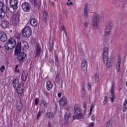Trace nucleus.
<instances>
[{
  "instance_id": "nucleus-31",
  "label": "nucleus",
  "mask_w": 127,
  "mask_h": 127,
  "mask_svg": "<svg viewBox=\"0 0 127 127\" xmlns=\"http://www.w3.org/2000/svg\"><path fill=\"white\" fill-rule=\"evenodd\" d=\"M5 16V12H4V10L1 11V10H0V19H2V18H4Z\"/></svg>"
},
{
  "instance_id": "nucleus-55",
  "label": "nucleus",
  "mask_w": 127,
  "mask_h": 127,
  "mask_svg": "<svg viewBox=\"0 0 127 127\" xmlns=\"http://www.w3.org/2000/svg\"><path fill=\"white\" fill-rule=\"evenodd\" d=\"M44 95H45V96H46V97L49 96V94L47 92H45Z\"/></svg>"
},
{
  "instance_id": "nucleus-29",
  "label": "nucleus",
  "mask_w": 127,
  "mask_h": 127,
  "mask_svg": "<svg viewBox=\"0 0 127 127\" xmlns=\"http://www.w3.org/2000/svg\"><path fill=\"white\" fill-rule=\"evenodd\" d=\"M84 15L86 18L88 17V5H86L85 6Z\"/></svg>"
},
{
  "instance_id": "nucleus-50",
  "label": "nucleus",
  "mask_w": 127,
  "mask_h": 127,
  "mask_svg": "<svg viewBox=\"0 0 127 127\" xmlns=\"http://www.w3.org/2000/svg\"><path fill=\"white\" fill-rule=\"evenodd\" d=\"M67 5H73V2H67Z\"/></svg>"
},
{
  "instance_id": "nucleus-27",
  "label": "nucleus",
  "mask_w": 127,
  "mask_h": 127,
  "mask_svg": "<svg viewBox=\"0 0 127 127\" xmlns=\"http://www.w3.org/2000/svg\"><path fill=\"white\" fill-rule=\"evenodd\" d=\"M53 87V84H52V82H51L50 81H47V89L48 90V91H50L51 89H52Z\"/></svg>"
},
{
  "instance_id": "nucleus-63",
  "label": "nucleus",
  "mask_w": 127,
  "mask_h": 127,
  "mask_svg": "<svg viewBox=\"0 0 127 127\" xmlns=\"http://www.w3.org/2000/svg\"><path fill=\"white\" fill-rule=\"evenodd\" d=\"M97 27H98V25H97V24H96V28H97Z\"/></svg>"
},
{
  "instance_id": "nucleus-14",
  "label": "nucleus",
  "mask_w": 127,
  "mask_h": 127,
  "mask_svg": "<svg viewBox=\"0 0 127 127\" xmlns=\"http://www.w3.org/2000/svg\"><path fill=\"white\" fill-rule=\"evenodd\" d=\"M18 2V0H10L9 1V4L11 6H13L14 8H17V3Z\"/></svg>"
},
{
  "instance_id": "nucleus-23",
  "label": "nucleus",
  "mask_w": 127,
  "mask_h": 127,
  "mask_svg": "<svg viewBox=\"0 0 127 127\" xmlns=\"http://www.w3.org/2000/svg\"><path fill=\"white\" fill-rule=\"evenodd\" d=\"M76 114H82V110L80 107H74V115Z\"/></svg>"
},
{
  "instance_id": "nucleus-24",
  "label": "nucleus",
  "mask_w": 127,
  "mask_h": 127,
  "mask_svg": "<svg viewBox=\"0 0 127 127\" xmlns=\"http://www.w3.org/2000/svg\"><path fill=\"white\" fill-rule=\"evenodd\" d=\"M17 93L18 95H21L23 93V91H24V89H23L21 86H19L17 87L16 89Z\"/></svg>"
},
{
  "instance_id": "nucleus-62",
  "label": "nucleus",
  "mask_w": 127,
  "mask_h": 127,
  "mask_svg": "<svg viewBox=\"0 0 127 127\" xmlns=\"http://www.w3.org/2000/svg\"><path fill=\"white\" fill-rule=\"evenodd\" d=\"M83 90L85 91V87H83Z\"/></svg>"
},
{
  "instance_id": "nucleus-2",
  "label": "nucleus",
  "mask_w": 127,
  "mask_h": 127,
  "mask_svg": "<svg viewBox=\"0 0 127 127\" xmlns=\"http://www.w3.org/2000/svg\"><path fill=\"white\" fill-rule=\"evenodd\" d=\"M15 45H16L15 39L10 38L8 40V42L5 44L4 47L6 50H11V49H13V48L15 47Z\"/></svg>"
},
{
  "instance_id": "nucleus-21",
  "label": "nucleus",
  "mask_w": 127,
  "mask_h": 127,
  "mask_svg": "<svg viewBox=\"0 0 127 127\" xmlns=\"http://www.w3.org/2000/svg\"><path fill=\"white\" fill-rule=\"evenodd\" d=\"M19 86H20V85H19V80H18V79H14L13 81V87L14 88H15L16 87L17 88H18V87Z\"/></svg>"
},
{
  "instance_id": "nucleus-10",
  "label": "nucleus",
  "mask_w": 127,
  "mask_h": 127,
  "mask_svg": "<svg viewBox=\"0 0 127 127\" xmlns=\"http://www.w3.org/2000/svg\"><path fill=\"white\" fill-rule=\"evenodd\" d=\"M115 84H112L111 88V95L112 97H111V102L113 103L116 100V95H115Z\"/></svg>"
},
{
  "instance_id": "nucleus-6",
  "label": "nucleus",
  "mask_w": 127,
  "mask_h": 127,
  "mask_svg": "<svg viewBox=\"0 0 127 127\" xmlns=\"http://www.w3.org/2000/svg\"><path fill=\"white\" fill-rule=\"evenodd\" d=\"M112 26L111 24L107 25L105 29L104 35L105 36H109L111 35V30H112Z\"/></svg>"
},
{
  "instance_id": "nucleus-47",
  "label": "nucleus",
  "mask_w": 127,
  "mask_h": 127,
  "mask_svg": "<svg viewBox=\"0 0 127 127\" xmlns=\"http://www.w3.org/2000/svg\"><path fill=\"white\" fill-rule=\"evenodd\" d=\"M42 103L44 105V107H45L46 108H47V103H46V101H43Z\"/></svg>"
},
{
  "instance_id": "nucleus-37",
  "label": "nucleus",
  "mask_w": 127,
  "mask_h": 127,
  "mask_svg": "<svg viewBox=\"0 0 127 127\" xmlns=\"http://www.w3.org/2000/svg\"><path fill=\"white\" fill-rule=\"evenodd\" d=\"M94 108L95 107L94 106V105L92 104L90 108V113H89L90 116L92 115V112H93V110H94Z\"/></svg>"
},
{
  "instance_id": "nucleus-45",
  "label": "nucleus",
  "mask_w": 127,
  "mask_h": 127,
  "mask_svg": "<svg viewBox=\"0 0 127 127\" xmlns=\"http://www.w3.org/2000/svg\"><path fill=\"white\" fill-rule=\"evenodd\" d=\"M83 25L85 28H87L88 27V25H89V23L88 22H85L84 24Z\"/></svg>"
},
{
  "instance_id": "nucleus-36",
  "label": "nucleus",
  "mask_w": 127,
  "mask_h": 127,
  "mask_svg": "<svg viewBox=\"0 0 127 127\" xmlns=\"http://www.w3.org/2000/svg\"><path fill=\"white\" fill-rule=\"evenodd\" d=\"M31 2L34 5V6H36L37 5V3H36V0H30Z\"/></svg>"
},
{
  "instance_id": "nucleus-5",
  "label": "nucleus",
  "mask_w": 127,
  "mask_h": 127,
  "mask_svg": "<svg viewBox=\"0 0 127 127\" xmlns=\"http://www.w3.org/2000/svg\"><path fill=\"white\" fill-rule=\"evenodd\" d=\"M22 8L25 12L30 11V4L27 2H24L22 4Z\"/></svg>"
},
{
  "instance_id": "nucleus-49",
  "label": "nucleus",
  "mask_w": 127,
  "mask_h": 127,
  "mask_svg": "<svg viewBox=\"0 0 127 127\" xmlns=\"http://www.w3.org/2000/svg\"><path fill=\"white\" fill-rule=\"evenodd\" d=\"M55 61L56 62H57V63H58L59 60H58V56L57 55H56L55 56Z\"/></svg>"
},
{
  "instance_id": "nucleus-8",
  "label": "nucleus",
  "mask_w": 127,
  "mask_h": 127,
  "mask_svg": "<svg viewBox=\"0 0 127 127\" xmlns=\"http://www.w3.org/2000/svg\"><path fill=\"white\" fill-rule=\"evenodd\" d=\"M7 40V36L4 32L0 31V41L1 42H5Z\"/></svg>"
},
{
  "instance_id": "nucleus-48",
  "label": "nucleus",
  "mask_w": 127,
  "mask_h": 127,
  "mask_svg": "<svg viewBox=\"0 0 127 127\" xmlns=\"http://www.w3.org/2000/svg\"><path fill=\"white\" fill-rule=\"evenodd\" d=\"M95 127V123H91L89 125V127Z\"/></svg>"
},
{
  "instance_id": "nucleus-52",
  "label": "nucleus",
  "mask_w": 127,
  "mask_h": 127,
  "mask_svg": "<svg viewBox=\"0 0 127 127\" xmlns=\"http://www.w3.org/2000/svg\"><path fill=\"white\" fill-rule=\"evenodd\" d=\"M95 115L92 116L91 117V120L93 121V122L95 121Z\"/></svg>"
},
{
  "instance_id": "nucleus-17",
  "label": "nucleus",
  "mask_w": 127,
  "mask_h": 127,
  "mask_svg": "<svg viewBox=\"0 0 127 127\" xmlns=\"http://www.w3.org/2000/svg\"><path fill=\"white\" fill-rule=\"evenodd\" d=\"M27 76H28V73H27V71L24 70L23 71L22 76H21V79L22 81H26L27 79Z\"/></svg>"
},
{
  "instance_id": "nucleus-54",
  "label": "nucleus",
  "mask_w": 127,
  "mask_h": 127,
  "mask_svg": "<svg viewBox=\"0 0 127 127\" xmlns=\"http://www.w3.org/2000/svg\"><path fill=\"white\" fill-rule=\"evenodd\" d=\"M62 95V93H58V96L59 97V98H61V95Z\"/></svg>"
},
{
  "instance_id": "nucleus-61",
  "label": "nucleus",
  "mask_w": 127,
  "mask_h": 127,
  "mask_svg": "<svg viewBox=\"0 0 127 127\" xmlns=\"http://www.w3.org/2000/svg\"><path fill=\"white\" fill-rule=\"evenodd\" d=\"M52 62H53V63H54V61H53V59H52Z\"/></svg>"
},
{
  "instance_id": "nucleus-40",
  "label": "nucleus",
  "mask_w": 127,
  "mask_h": 127,
  "mask_svg": "<svg viewBox=\"0 0 127 127\" xmlns=\"http://www.w3.org/2000/svg\"><path fill=\"white\" fill-rule=\"evenodd\" d=\"M106 127H113V124L112 123V122L109 121L108 124Z\"/></svg>"
},
{
  "instance_id": "nucleus-57",
  "label": "nucleus",
  "mask_w": 127,
  "mask_h": 127,
  "mask_svg": "<svg viewBox=\"0 0 127 127\" xmlns=\"http://www.w3.org/2000/svg\"><path fill=\"white\" fill-rule=\"evenodd\" d=\"M96 80H98V79H99V74H96Z\"/></svg>"
},
{
  "instance_id": "nucleus-13",
  "label": "nucleus",
  "mask_w": 127,
  "mask_h": 127,
  "mask_svg": "<svg viewBox=\"0 0 127 127\" xmlns=\"http://www.w3.org/2000/svg\"><path fill=\"white\" fill-rule=\"evenodd\" d=\"M88 66V63L86 60H83L81 63V68L84 71H87V66Z\"/></svg>"
},
{
  "instance_id": "nucleus-15",
  "label": "nucleus",
  "mask_w": 127,
  "mask_h": 127,
  "mask_svg": "<svg viewBox=\"0 0 127 127\" xmlns=\"http://www.w3.org/2000/svg\"><path fill=\"white\" fill-rule=\"evenodd\" d=\"M22 49L23 50H27L29 48V46H28V43L26 42H21Z\"/></svg>"
},
{
  "instance_id": "nucleus-51",
  "label": "nucleus",
  "mask_w": 127,
  "mask_h": 127,
  "mask_svg": "<svg viewBox=\"0 0 127 127\" xmlns=\"http://www.w3.org/2000/svg\"><path fill=\"white\" fill-rule=\"evenodd\" d=\"M62 30H64V31L66 33V32H65V27L64 26H62Z\"/></svg>"
},
{
  "instance_id": "nucleus-25",
  "label": "nucleus",
  "mask_w": 127,
  "mask_h": 127,
  "mask_svg": "<svg viewBox=\"0 0 127 127\" xmlns=\"http://www.w3.org/2000/svg\"><path fill=\"white\" fill-rule=\"evenodd\" d=\"M48 19H49V17L48 16V13L47 12H44L43 13V20L46 23L47 22Z\"/></svg>"
},
{
  "instance_id": "nucleus-64",
  "label": "nucleus",
  "mask_w": 127,
  "mask_h": 127,
  "mask_svg": "<svg viewBox=\"0 0 127 127\" xmlns=\"http://www.w3.org/2000/svg\"><path fill=\"white\" fill-rule=\"evenodd\" d=\"M126 86L127 87V84H126Z\"/></svg>"
},
{
  "instance_id": "nucleus-19",
  "label": "nucleus",
  "mask_w": 127,
  "mask_h": 127,
  "mask_svg": "<svg viewBox=\"0 0 127 127\" xmlns=\"http://www.w3.org/2000/svg\"><path fill=\"white\" fill-rule=\"evenodd\" d=\"M73 117H74V119H75L81 120V119H83L84 118V115H83V114L82 113L76 114H74Z\"/></svg>"
},
{
  "instance_id": "nucleus-35",
  "label": "nucleus",
  "mask_w": 127,
  "mask_h": 127,
  "mask_svg": "<svg viewBox=\"0 0 127 127\" xmlns=\"http://www.w3.org/2000/svg\"><path fill=\"white\" fill-rule=\"evenodd\" d=\"M92 25L94 27H96V16H94L92 19Z\"/></svg>"
},
{
  "instance_id": "nucleus-58",
  "label": "nucleus",
  "mask_w": 127,
  "mask_h": 127,
  "mask_svg": "<svg viewBox=\"0 0 127 127\" xmlns=\"http://www.w3.org/2000/svg\"><path fill=\"white\" fill-rule=\"evenodd\" d=\"M15 72H17L18 73H20V70H18V69H16L15 70Z\"/></svg>"
},
{
  "instance_id": "nucleus-59",
  "label": "nucleus",
  "mask_w": 127,
  "mask_h": 127,
  "mask_svg": "<svg viewBox=\"0 0 127 127\" xmlns=\"http://www.w3.org/2000/svg\"><path fill=\"white\" fill-rule=\"evenodd\" d=\"M51 2L52 5H53V6H54V4H55L54 2Z\"/></svg>"
},
{
  "instance_id": "nucleus-20",
  "label": "nucleus",
  "mask_w": 127,
  "mask_h": 127,
  "mask_svg": "<svg viewBox=\"0 0 127 127\" xmlns=\"http://www.w3.org/2000/svg\"><path fill=\"white\" fill-rule=\"evenodd\" d=\"M9 25V23L6 20L3 21L1 23V26L3 28H7Z\"/></svg>"
},
{
  "instance_id": "nucleus-60",
  "label": "nucleus",
  "mask_w": 127,
  "mask_h": 127,
  "mask_svg": "<svg viewBox=\"0 0 127 127\" xmlns=\"http://www.w3.org/2000/svg\"><path fill=\"white\" fill-rule=\"evenodd\" d=\"M17 68H18V65H16L15 67V69L16 70V69H17Z\"/></svg>"
},
{
  "instance_id": "nucleus-38",
  "label": "nucleus",
  "mask_w": 127,
  "mask_h": 127,
  "mask_svg": "<svg viewBox=\"0 0 127 127\" xmlns=\"http://www.w3.org/2000/svg\"><path fill=\"white\" fill-rule=\"evenodd\" d=\"M42 113L43 112L41 110H40L39 111L37 115V119H39V117H40L41 116V115H42Z\"/></svg>"
},
{
  "instance_id": "nucleus-33",
  "label": "nucleus",
  "mask_w": 127,
  "mask_h": 127,
  "mask_svg": "<svg viewBox=\"0 0 127 127\" xmlns=\"http://www.w3.org/2000/svg\"><path fill=\"white\" fill-rule=\"evenodd\" d=\"M46 116L47 117L51 118H54V114L51 113V112H48L46 114Z\"/></svg>"
},
{
  "instance_id": "nucleus-26",
  "label": "nucleus",
  "mask_w": 127,
  "mask_h": 127,
  "mask_svg": "<svg viewBox=\"0 0 127 127\" xmlns=\"http://www.w3.org/2000/svg\"><path fill=\"white\" fill-rule=\"evenodd\" d=\"M71 113L69 112H67L65 114L64 120L66 123H68L69 119L71 118Z\"/></svg>"
},
{
  "instance_id": "nucleus-46",
  "label": "nucleus",
  "mask_w": 127,
  "mask_h": 127,
  "mask_svg": "<svg viewBox=\"0 0 127 127\" xmlns=\"http://www.w3.org/2000/svg\"><path fill=\"white\" fill-rule=\"evenodd\" d=\"M87 87H88V90L91 91V87H92V85L91 84V83H88Z\"/></svg>"
},
{
  "instance_id": "nucleus-41",
  "label": "nucleus",
  "mask_w": 127,
  "mask_h": 127,
  "mask_svg": "<svg viewBox=\"0 0 127 127\" xmlns=\"http://www.w3.org/2000/svg\"><path fill=\"white\" fill-rule=\"evenodd\" d=\"M5 69V66L4 65H2L0 67V72H3V71H4Z\"/></svg>"
},
{
  "instance_id": "nucleus-28",
  "label": "nucleus",
  "mask_w": 127,
  "mask_h": 127,
  "mask_svg": "<svg viewBox=\"0 0 127 127\" xmlns=\"http://www.w3.org/2000/svg\"><path fill=\"white\" fill-rule=\"evenodd\" d=\"M6 9L8 10V11H10L11 13H13V12L15 9H17V8H15L14 7L11 6L10 7H6Z\"/></svg>"
},
{
  "instance_id": "nucleus-12",
  "label": "nucleus",
  "mask_w": 127,
  "mask_h": 127,
  "mask_svg": "<svg viewBox=\"0 0 127 127\" xmlns=\"http://www.w3.org/2000/svg\"><path fill=\"white\" fill-rule=\"evenodd\" d=\"M22 102L21 100H19L17 102V105H16V110L18 112H20L22 111Z\"/></svg>"
},
{
  "instance_id": "nucleus-34",
  "label": "nucleus",
  "mask_w": 127,
  "mask_h": 127,
  "mask_svg": "<svg viewBox=\"0 0 127 127\" xmlns=\"http://www.w3.org/2000/svg\"><path fill=\"white\" fill-rule=\"evenodd\" d=\"M4 7V3L3 2L0 1V10L2 11Z\"/></svg>"
},
{
  "instance_id": "nucleus-1",
  "label": "nucleus",
  "mask_w": 127,
  "mask_h": 127,
  "mask_svg": "<svg viewBox=\"0 0 127 127\" xmlns=\"http://www.w3.org/2000/svg\"><path fill=\"white\" fill-rule=\"evenodd\" d=\"M109 55V48L105 47L103 50V61L105 65L107 68L112 67V60L109 59L108 55Z\"/></svg>"
},
{
  "instance_id": "nucleus-4",
  "label": "nucleus",
  "mask_w": 127,
  "mask_h": 127,
  "mask_svg": "<svg viewBox=\"0 0 127 127\" xmlns=\"http://www.w3.org/2000/svg\"><path fill=\"white\" fill-rule=\"evenodd\" d=\"M15 55H17V58L19 62V63H23L24 62L25 60V57H26V54L23 52H20L17 53V54H14Z\"/></svg>"
},
{
  "instance_id": "nucleus-9",
  "label": "nucleus",
  "mask_w": 127,
  "mask_h": 127,
  "mask_svg": "<svg viewBox=\"0 0 127 127\" xmlns=\"http://www.w3.org/2000/svg\"><path fill=\"white\" fill-rule=\"evenodd\" d=\"M21 49H22V46L21 45V42H19L16 45L15 49V54H17V53H19V52H21Z\"/></svg>"
},
{
  "instance_id": "nucleus-43",
  "label": "nucleus",
  "mask_w": 127,
  "mask_h": 127,
  "mask_svg": "<svg viewBox=\"0 0 127 127\" xmlns=\"http://www.w3.org/2000/svg\"><path fill=\"white\" fill-rule=\"evenodd\" d=\"M108 102V96H105L104 98V101L103 102V104L105 106V105H106V104H107Z\"/></svg>"
},
{
  "instance_id": "nucleus-32",
  "label": "nucleus",
  "mask_w": 127,
  "mask_h": 127,
  "mask_svg": "<svg viewBox=\"0 0 127 127\" xmlns=\"http://www.w3.org/2000/svg\"><path fill=\"white\" fill-rule=\"evenodd\" d=\"M60 75L59 73H57L56 76V82L58 84H60Z\"/></svg>"
},
{
  "instance_id": "nucleus-30",
  "label": "nucleus",
  "mask_w": 127,
  "mask_h": 127,
  "mask_svg": "<svg viewBox=\"0 0 127 127\" xmlns=\"http://www.w3.org/2000/svg\"><path fill=\"white\" fill-rule=\"evenodd\" d=\"M127 100L126 99L123 104V112H127Z\"/></svg>"
},
{
  "instance_id": "nucleus-18",
  "label": "nucleus",
  "mask_w": 127,
  "mask_h": 127,
  "mask_svg": "<svg viewBox=\"0 0 127 127\" xmlns=\"http://www.w3.org/2000/svg\"><path fill=\"white\" fill-rule=\"evenodd\" d=\"M116 70L117 72H120L121 71V59L119 58L118 59L117 64H116Z\"/></svg>"
},
{
  "instance_id": "nucleus-44",
  "label": "nucleus",
  "mask_w": 127,
  "mask_h": 127,
  "mask_svg": "<svg viewBox=\"0 0 127 127\" xmlns=\"http://www.w3.org/2000/svg\"><path fill=\"white\" fill-rule=\"evenodd\" d=\"M39 103V99L38 98H36L35 100V104L36 106H37L38 105V103Z\"/></svg>"
},
{
  "instance_id": "nucleus-56",
  "label": "nucleus",
  "mask_w": 127,
  "mask_h": 127,
  "mask_svg": "<svg viewBox=\"0 0 127 127\" xmlns=\"http://www.w3.org/2000/svg\"><path fill=\"white\" fill-rule=\"evenodd\" d=\"M83 107L84 108V109H86V108H87V104L86 103L84 104Z\"/></svg>"
},
{
  "instance_id": "nucleus-42",
  "label": "nucleus",
  "mask_w": 127,
  "mask_h": 127,
  "mask_svg": "<svg viewBox=\"0 0 127 127\" xmlns=\"http://www.w3.org/2000/svg\"><path fill=\"white\" fill-rule=\"evenodd\" d=\"M100 19H101V16H100V15L96 14V22H97V21H99V20H100Z\"/></svg>"
},
{
  "instance_id": "nucleus-39",
  "label": "nucleus",
  "mask_w": 127,
  "mask_h": 127,
  "mask_svg": "<svg viewBox=\"0 0 127 127\" xmlns=\"http://www.w3.org/2000/svg\"><path fill=\"white\" fill-rule=\"evenodd\" d=\"M53 45H54V42L53 41V40H52V43L51 42H50V47L51 49H52L53 48Z\"/></svg>"
},
{
  "instance_id": "nucleus-22",
  "label": "nucleus",
  "mask_w": 127,
  "mask_h": 127,
  "mask_svg": "<svg viewBox=\"0 0 127 127\" xmlns=\"http://www.w3.org/2000/svg\"><path fill=\"white\" fill-rule=\"evenodd\" d=\"M30 23L32 26L35 27V26H37V20L35 19H31L30 20Z\"/></svg>"
},
{
  "instance_id": "nucleus-16",
  "label": "nucleus",
  "mask_w": 127,
  "mask_h": 127,
  "mask_svg": "<svg viewBox=\"0 0 127 127\" xmlns=\"http://www.w3.org/2000/svg\"><path fill=\"white\" fill-rule=\"evenodd\" d=\"M67 100L65 97H63L60 101V105L61 106H65L67 104Z\"/></svg>"
},
{
  "instance_id": "nucleus-3",
  "label": "nucleus",
  "mask_w": 127,
  "mask_h": 127,
  "mask_svg": "<svg viewBox=\"0 0 127 127\" xmlns=\"http://www.w3.org/2000/svg\"><path fill=\"white\" fill-rule=\"evenodd\" d=\"M32 33L31 28L29 27H25L22 30V34L24 37H30Z\"/></svg>"
},
{
  "instance_id": "nucleus-53",
  "label": "nucleus",
  "mask_w": 127,
  "mask_h": 127,
  "mask_svg": "<svg viewBox=\"0 0 127 127\" xmlns=\"http://www.w3.org/2000/svg\"><path fill=\"white\" fill-rule=\"evenodd\" d=\"M123 5L125 7H127V1L123 4Z\"/></svg>"
},
{
  "instance_id": "nucleus-11",
  "label": "nucleus",
  "mask_w": 127,
  "mask_h": 127,
  "mask_svg": "<svg viewBox=\"0 0 127 127\" xmlns=\"http://www.w3.org/2000/svg\"><path fill=\"white\" fill-rule=\"evenodd\" d=\"M12 19L15 24L19 22V16L17 14H14L12 16Z\"/></svg>"
},
{
  "instance_id": "nucleus-7",
  "label": "nucleus",
  "mask_w": 127,
  "mask_h": 127,
  "mask_svg": "<svg viewBox=\"0 0 127 127\" xmlns=\"http://www.w3.org/2000/svg\"><path fill=\"white\" fill-rule=\"evenodd\" d=\"M36 57H39L41 54V47L39 44L37 43L35 46Z\"/></svg>"
}]
</instances>
